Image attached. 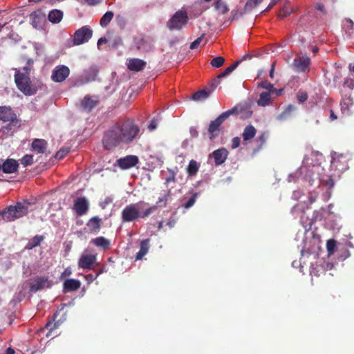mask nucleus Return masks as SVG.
<instances>
[{"label":"nucleus","instance_id":"f257e3e1","mask_svg":"<svg viewBox=\"0 0 354 354\" xmlns=\"http://www.w3.org/2000/svg\"><path fill=\"white\" fill-rule=\"evenodd\" d=\"M140 136V129L133 119L120 120L104 132L102 145L104 149L112 150L120 145H129L138 141Z\"/></svg>","mask_w":354,"mask_h":354},{"label":"nucleus","instance_id":"f03ea898","mask_svg":"<svg viewBox=\"0 0 354 354\" xmlns=\"http://www.w3.org/2000/svg\"><path fill=\"white\" fill-rule=\"evenodd\" d=\"M147 205H148L147 203L140 201L126 206L122 212L123 222H132L139 218H147L156 210V206H150L145 209L142 212H140V210L144 209L145 206Z\"/></svg>","mask_w":354,"mask_h":354},{"label":"nucleus","instance_id":"7ed1b4c3","mask_svg":"<svg viewBox=\"0 0 354 354\" xmlns=\"http://www.w3.org/2000/svg\"><path fill=\"white\" fill-rule=\"evenodd\" d=\"M243 109V106L237 104L232 109L223 112L214 120L211 121L207 129L209 140H213L219 136L220 132L223 130L221 125L225 120L230 115H239Z\"/></svg>","mask_w":354,"mask_h":354},{"label":"nucleus","instance_id":"20e7f679","mask_svg":"<svg viewBox=\"0 0 354 354\" xmlns=\"http://www.w3.org/2000/svg\"><path fill=\"white\" fill-rule=\"evenodd\" d=\"M29 205L30 203L26 201L17 202L15 205H10L0 212V216L6 222L14 221L28 214Z\"/></svg>","mask_w":354,"mask_h":354},{"label":"nucleus","instance_id":"39448f33","mask_svg":"<svg viewBox=\"0 0 354 354\" xmlns=\"http://www.w3.org/2000/svg\"><path fill=\"white\" fill-rule=\"evenodd\" d=\"M30 74L22 73L21 71H15V82L18 89L26 95H34L37 88L32 84Z\"/></svg>","mask_w":354,"mask_h":354},{"label":"nucleus","instance_id":"423d86ee","mask_svg":"<svg viewBox=\"0 0 354 354\" xmlns=\"http://www.w3.org/2000/svg\"><path fill=\"white\" fill-rule=\"evenodd\" d=\"M188 17L185 12L177 11L167 21V26L169 30H180L187 23Z\"/></svg>","mask_w":354,"mask_h":354},{"label":"nucleus","instance_id":"0eeeda50","mask_svg":"<svg viewBox=\"0 0 354 354\" xmlns=\"http://www.w3.org/2000/svg\"><path fill=\"white\" fill-rule=\"evenodd\" d=\"M93 31L87 26H83L74 33V44L80 45L87 42L92 37Z\"/></svg>","mask_w":354,"mask_h":354},{"label":"nucleus","instance_id":"6e6552de","mask_svg":"<svg viewBox=\"0 0 354 354\" xmlns=\"http://www.w3.org/2000/svg\"><path fill=\"white\" fill-rule=\"evenodd\" d=\"M9 123L3 126L0 129V133L3 137L8 138L13 136L21 127V120L15 118L8 121Z\"/></svg>","mask_w":354,"mask_h":354},{"label":"nucleus","instance_id":"1a4fd4ad","mask_svg":"<svg viewBox=\"0 0 354 354\" xmlns=\"http://www.w3.org/2000/svg\"><path fill=\"white\" fill-rule=\"evenodd\" d=\"M70 75V69L64 65L57 66L52 72L51 80L54 82H62Z\"/></svg>","mask_w":354,"mask_h":354},{"label":"nucleus","instance_id":"9d476101","mask_svg":"<svg viewBox=\"0 0 354 354\" xmlns=\"http://www.w3.org/2000/svg\"><path fill=\"white\" fill-rule=\"evenodd\" d=\"M18 63L21 66H19V68H15V71H21L24 73L30 74L33 70L34 59L26 54L21 55L19 57Z\"/></svg>","mask_w":354,"mask_h":354},{"label":"nucleus","instance_id":"9b49d317","mask_svg":"<svg viewBox=\"0 0 354 354\" xmlns=\"http://www.w3.org/2000/svg\"><path fill=\"white\" fill-rule=\"evenodd\" d=\"M139 162L137 156L128 155L125 157L120 158L117 160V165L122 169H128L135 167Z\"/></svg>","mask_w":354,"mask_h":354},{"label":"nucleus","instance_id":"f8f14e48","mask_svg":"<svg viewBox=\"0 0 354 354\" xmlns=\"http://www.w3.org/2000/svg\"><path fill=\"white\" fill-rule=\"evenodd\" d=\"M310 64V59L307 56H300L295 58L292 62L294 70L298 73L306 72Z\"/></svg>","mask_w":354,"mask_h":354},{"label":"nucleus","instance_id":"ddd939ff","mask_svg":"<svg viewBox=\"0 0 354 354\" xmlns=\"http://www.w3.org/2000/svg\"><path fill=\"white\" fill-rule=\"evenodd\" d=\"M96 259L97 254H82L78 260V266L84 270H91Z\"/></svg>","mask_w":354,"mask_h":354},{"label":"nucleus","instance_id":"4468645a","mask_svg":"<svg viewBox=\"0 0 354 354\" xmlns=\"http://www.w3.org/2000/svg\"><path fill=\"white\" fill-rule=\"evenodd\" d=\"M89 208L88 201L85 197H78L73 204V209L78 216H82L88 212Z\"/></svg>","mask_w":354,"mask_h":354},{"label":"nucleus","instance_id":"2eb2a0df","mask_svg":"<svg viewBox=\"0 0 354 354\" xmlns=\"http://www.w3.org/2000/svg\"><path fill=\"white\" fill-rule=\"evenodd\" d=\"M348 158L344 154L338 155L337 157H333L331 165L337 170L345 171L348 169Z\"/></svg>","mask_w":354,"mask_h":354},{"label":"nucleus","instance_id":"dca6fc26","mask_svg":"<svg viewBox=\"0 0 354 354\" xmlns=\"http://www.w3.org/2000/svg\"><path fill=\"white\" fill-rule=\"evenodd\" d=\"M228 151L225 148H220L214 151L209 157H212L216 166L221 165L225 162L228 156Z\"/></svg>","mask_w":354,"mask_h":354},{"label":"nucleus","instance_id":"f3484780","mask_svg":"<svg viewBox=\"0 0 354 354\" xmlns=\"http://www.w3.org/2000/svg\"><path fill=\"white\" fill-rule=\"evenodd\" d=\"M147 62L138 58H131L128 60L127 66L131 71L139 72L145 68Z\"/></svg>","mask_w":354,"mask_h":354},{"label":"nucleus","instance_id":"a211bd4d","mask_svg":"<svg viewBox=\"0 0 354 354\" xmlns=\"http://www.w3.org/2000/svg\"><path fill=\"white\" fill-rule=\"evenodd\" d=\"M17 117L9 106H0V120L6 122Z\"/></svg>","mask_w":354,"mask_h":354},{"label":"nucleus","instance_id":"6ab92c4d","mask_svg":"<svg viewBox=\"0 0 354 354\" xmlns=\"http://www.w3.org/2000/svg\"><path fill=\"white\" fill-rule=\"evenodd\" d=\"M46 15L42 12L41 10H36L32 12L30 15V21L31 24L35 28H39L41 26L42 23L45 20Z\"/></svg>","mask_w":354,"mask_h":354},{"label":"nucleus","instance_id":"aec40b11","mask_svg":"<svg viewBox=\"0 0 354 354\" xmlns=\"http://www.w3.org/2000/svg\"><path fill=\"white\" fill-rule=\"evenodd\" d=\"M19 162L15 159L8 158L3 161V171L5 174H12L17 171Z\"/></svg>","mask_w":354,"mask_h":354},{"label":"nucleus","instance_id":"412c9836","mask_svg":"<svg viewBox=\"0 0 354 354\" xmlns=\"http://www.w3.org/2000/svg\"><path fill=\"white\" fill-rule=\"evenodd\" d=\"M342 93V100L341 101V110L344 113H349V109L353 105V100L350 93L346 91Z\"/></svg>","mask_w":354,"mask_h":354},{"label":"nucleus","instance_id":"4be33fe9","mask_svg":"<svg viewBox=\"0 0 354 354\" xmlns=\"http://www.w3.org/2000/svg\"><path fill=\"white\" fill-rule=\"evenodd\" d=\"M102 224V219L98 216H93L86 223V226L91 233H98Z\"/></svg>","mask_w":354,"mask_h":354},{"label":"nucleus","instance_id":"5701e85b","mask_svg":"<svg viewBox=\"0 0 354 354\" xmlns=\"http://www.w3.org/2000/svg\"><path fill=\"white\" fill-rule=\"evenodd\" d=\"M48 143L44 139H35L31 145L32 149L37 153H43L47 149Z\"/></svg>","mask_w":354,"mask_h":354},{"label":"nucleus","instance_id":"b1692460","mask_svg":"<svg viewBox=\"0 0 354 354\" xmlns=\"http://www.w3.org/2000/svg\"><path fill=\"white\" fill-rule=\"evenodd\" d=\"M149 243L150 240L149 239L141 241L140 250L136 255V261L142 260V258L148 253L150 247Z\"/></svg>","mask_w":354,"mask_h":354},{"label":"nucleus","instance_id":"393cba45","mask_svg":"<svg viewBox=\"0 0 354 354\" xmlns=\"http://www.w3.org/2000/svg\"><path fill=\"white\" fill-rule=\"evenodd\" d=\"M81 286L78 279H66L63 284L64 292H73L77 290Z\"/></svg>","mask_w":354,"mask_h":354},{"label":"nucleus","instance_id":"a878e982","mask_svg":"<svg viewBox=\"0 0 354 354\" xmlns=\"http://www.w3.org/2000/svg\"><path fill=\"white\" fill-rule=\"evenodd\" d=\"M134 43L136 49L139 51L148 52L151 48L150 42L145 38L135 39Z\"/></svg>","mask_w":354,"mask_h":354},{"label":"nucleus","instance_id":"bb28decb","mask_svg":"<svg viewBox=\"0 0 354 354\" xmlns=\"http://www.w3.org/2000/svg\"><path fill=\"white\" fill-rule=\"evenodd\" d=\"M48 279L46 277H37L30 285V290L32 292H37L44 288Z\"/></svg>","mask_w":354,"mask_h":354},{"label":"nucleus","instance_id":"cd10ccee","mask_svg":"<svg viewBox=\"0 0 354 354\" xmlns=\"http://www.w3.org/2000/svg\"><path fill=\"white\" fill-rule=\"evenodd\" d=\"M97 100H94L90 97L86 96L81 102V106L84 110L88 111H92V109L98 104Z\"/></svg>","mask_w":354,"mask_h":354},{"label":"nucleus","instance_id":"c85d7f7f","mask_svg":"<svg viewBox=\"0 0 354 354\" xmlns=\"http://www.w3.org/2000/svg\"><path fill=\"white\" fill-rule=\"evenodd\" d=\"M91 243L97 247L102 248L103 250H107L110 246V241L103 236L93 239Z\"/></svg>","mask_w":354,"mask_h":354},{"label":"nucleus","instance_id":"c756f323","mask_svg":"<svg viewBox=\"0 0 354 354\" xmlns=\"http://www.w3.org/2000/svg\"><path fill=\"white\" fill-rule=\"evenodd\" d=\"M257 130L252 124L247 125L243 132V138L245 141L251 140L255 136Z\"/></svg>","mask_w":354,"mask_h":354},{"label":"nucleus","instance_id":"7c9ffc66","mask_svg":"<svg viewBox=\"0 0 354 354\" xmlns=\"http://www.w3.org/2000/svg\"><path fill=\"white\" fill-rule=\"evenodd\" d=\"M200 164L195 160H191L187 168L188 176H194L198 173Z\"/></svg>","mask_w":354,"mask_h":354},{"label":"nucleus","instance_id":"2f4dec72","mask_svg":"<svg viewBox=\"0 0 354 354\" xmlns=\"http://www.w3.org/2000/svg\"><path fill=\"white\" fill-rule=\"evenodd\" d=\"M63 17V12L59 10H53L48 14V19L50 22L57 24L59 23Z\"/></svg>","mask_w":354,"mask_h":354},{"label":"nucleus","instance_id":"473e14b6","mask_svg":"<svg viewBox=\"0 0 354 354\" xmlns=\"http://www.w3.org/2000/svg\"><path fill=\"white\" fill-rule=\"evenodd\" d=\"M242 62V59H238L234 62L231 66L225 69L224 71L218 75V78H223L230 75L234 71L238 66Z\"/></svg>","mask_w":354,"mask_h":354},{"label":"nucleus","instance_id":"72a5a7b5","mask_svg":"<svg viewBox=\"0 0 354 354\" xmlns=\"http://www.w3.org/2000/svg\"><path fill=\"white\" fill-rule=\"evenodd\" d=\"M44 236L41 235H36L32 239H30L27 243L26 248L30 250L40 245L43 241Z\"/></svg>","mask_w":354,"mask_h":354},{"label":"nucleus","instance_id":"f704fd0d","mask_svg":"<svg viewBox=\"0 0 354 354\" xmlns=\"http://www.w3.org/2000/svg\"><path fill=\"white\" fill-rule=\"evenodd\" d=\"M262 1L263 0H248L245 4L243 11L241 15H243V13H246L251 11L253 8L259 5Z\"/></svg>","mask_w":354,"mask_h":354},{"label":"nucleus","instance_id":"c9c22d12","mask_svg":"<svg viewBox=\"0 0 354 354\" xmlns=\"http://www.w3.org/2000/svg\"><path fill=\"white\" fill-rule=\"evenodd\" d=\"M259 86L267 91H268L267 93H275L276 94H279V93H281V90L278 91L277 88H274L273 85L269 82L267 80H265V81H263L261 82Z\"/></svg>","mask_w":354,"mask_h":354},{"label":"nucleus","instance_id":"e433bc0d","mask_svg":"<svg viewBox=\"0 0 354 354\" xmlns=\"http://www.w3.org/2000/svg\"><path fill=\"white\" fill-rule=\"evenodd\" d=\"M114 14L112 11H107L104 15L102 17L100 24L102 27H106L108 24L113 19Z\"/></svg>","mask_w":354,"mask_h":354},{"label":"nucleus","instance_id":"4c0bfd02","mask_svg":"<svg viewBox=\"0 0 354 354\" xmlns=\"http://www.w3.org/2000/svg\"><path fill=\"white\" fill-rule=\"evenodd\" d=\"M270 101V93L263 92L260 94L259 99L257 101L259 106H266L269 104Z\"/></svg>","mask_w":354,"mask_h":354},{"label":"nucleus","instance_id":"58836bf2","mask_svg":"<svg viewBox=\"0 0 354 354\" xmlns=\"http://www.w3.org/2000/svg\"><path fill=\"white\" fill-rule=\"evenodd\" d=\"M210 94V91L205 90H201L194 93L192 95V99L195 101H202L206 100Z\"/></svg>","mask_w":354,"mask_h":354},{"label":"nucleus","instance_id":"ea45409f","mask_svg":"<svg viewBox=\"0 0 354 354\" xmlns=\"http://www.w3.org/2000/svg\"><path fill=\"white\" fill-rule=\"evenodd\" d=\"M296 109L294 105L289 104L286 109L278 115L277 119L279 120H285L290 117L291 113Z\"/></svg>","mask_w":354,"mask_h":354},{"label":"nucleus","instance_id":"a19ab883","mask_svg":"<svg viewBox=\"0 0 354 354\" xmlns=\"http://www.w3.org/2000/svg\"><path fill=\"white\" fill-rule=\"evenodd\" d=\"M55 319V316L53 317L52 321L48 322L45 326L46 328H49L48 332L46 333V337H50V336L55 337L57 335L56 334H53V331L58 327V324L57 323L53 324Z\"/></svg>","mask_w":354,"mask_h":354},{"label":"nucleus","instance_id":"79ce46f5","mask_svg":"<svg viewBox=\"0 0 354 354\" xmlns=\"http://www.w3.org/2000/svg\"><path fill=\"white\" fill-rule=\"evenodd\" d=\"M170 196H171V191L168 190L164 196L159 197L158 200L156 203V205H155V206H156V209L158 208V207H165L167 205V202L168 199L170 198Z\"/></svg>","mask_w":354,"mask_h":354},{"label":"nucleus","instance_id":"37998d69","mask_svg":"<svg viewBox=\"0 0 354 354\" xmlns=\"http://www.w3.org/2000/svg\"><path fill=\"white\" fill-rule=\"evenodd\" d=\"M344 26L346 28V32L351 37L353 33L354 23L351 19H345L344 21Z\"/></svg>","mask_w":354,"mask_h":354},{"label":"nucleus","instance_id":"c03bdc74","mask_svg":"<svg viewBox=\"0 0 354 354\" xmlns=\"http://www.w3.org/2000/svg\"><path fill=\"white\" fill-rule=\"evenodd\" d=\"M215 9L222 14H225L229 10L227 6L221 0L215 2Z\"/></svg>","mask_w":354,"mask_h":354},{"label":"nucleus","instance_id":"a18cd8bd","mask_svg":"<svg viewBox=\"0 0 354 354\" xmlns=\"http://www.w3.org/2000/svg\"><path fill=\"white\" fill-rule=\"evenodd\" d=\"M225 63V58L221 56L214 57L210 62V64L212 67L220 68Z\"/></svg>","mask_w":354,"mask_h":354},{"label":"nucleus","instance_id":"49530a36","mask_svg":"<svg viewBox=\"0 0 354 354\" xmlns=\"http://www.w3.org/2000/svg\"><path fill=\"white\" fill-rule=\"evenodd\" d=\"M20 163L24 167L31 165L33 163V156L26 154L20 160Z\"/></svg>","mask_w":354,"mask_h":354},{"label":"nucleus","instance_id":"de8ad7c7","mask_svg":"<svg viewBox=\"0 0 354 354\" xmlns=\"http://www.w3.org/2000/svg\"><path fill=\"white\" fill-rule=\"evenodd\" d=\"M117 26L122 30L124 29L127 24V19L124 15H118L115 17Z\"/></svg>","mask_w":354,"mask_h":354},{"label":"nucleus","instance_id":"09e8293b","mask_svg":"<svg viewBox=\"0 0 354 354\" xmlns=\"http://www.w3.org/2000/svg\"><path fill=\"white\" fill-rule=\"evenodd\" d=\"M308 98V94L306 91L299 90L297 93V99L299 103H304Z\"/></svg>","mask_w":354,"mask_h":354},{"label":"nucleus","instance_id":"8fccbe9b","mask_svg":"<svg viewBox=\"0 0 354 354\" xmlns=\"http://www.w3.org/2000/svg\"><path fill=\"white\" fill-rule=\"evenodd\" d=\"M198 195V193L193 194L192 196H191V198L183 205V207L185 209H189L191 207H192L196 202Z\"/></svg>","mask_w":354,"mask_h":354},{"label":"nucleus","instance_id":"3c124183","mask_svg":"<svg viewBox=\"0 0 354 354\" xmlns=\"http://www.w3.org/2000/svg\"><path fill=\"white\" fill-rule=\"evenodd\" d=\"M336 241L333 239H330L327 241L326 248L329 254H333L336 248Z\"/></svg>","mask_w":354,"mask_h":354},{"label":"nucleus","instance_id":"603ef678","mask_svg":"<svg viewBox=\"0 0 354 354\" xmlns=\"http://www.w3.org/2000/svg\"><path fill=\"white\" fill-rule=\"evenodd\" d=\"M205 35L204 33L202 34L199 37H198L196 40L192 42L189 46L190 49L194 50L197 48L199 46L203 38L205 37Z\"/></svg>","mask_w":354,"mask_h":354},{"label":"nucleus","instance_id":"864d4df0","mask_svg":"<svg viewBox=\"0 0 354 354\" xmlns=\"http://www.w3.org/2000/svg\"><path fill=\"white\" fill-rule=\"evenodd\" d=\"M344 88L353 90L354 88V80L349 77L345 78L344 80Z\"/></svg>","mask_w":354,"mask_h":354},{"label":"nucleus","instance_id":"5fc2aeb1","mask_svg":"<svg viewBox=\"0 0 354 354\" xmlns=\"http://www.w3.org/2000/svg\"><path fill=\"white\" fill-rule=\"evenodd\" d=\"M169 176L165 179V184L167 185L171 182L176 181V174L172 169H168Z\"/></svg>","mask_w":354,"mask_h":354},{"label":"nucleus","instance_id":"6e6d98bb","mask_svg":"<svg viewBox=\"0 0 354 354\" xmlns=\"http://www.w3.org/2000/svg\"><path fill=\"white\" fill-rule=\"evenodd\" d=\"M267 139V136L266 133H262L260 136H259L257 138V142L259 143V148H261L262 146L266 143Z\"/></svg>","mask_w":354,"mask_h":354},{"label":"nucleus","instance_id":"4d7b16f0","mask_svg":"<svg viewBox=\"0 0 354 354\" xmlns=\"http://www.w3.org/2000/svg\"><path fill=\"white\" fill-rule=\"evenodd\" d=\"M241 142L240 138L235 137L232 140V148L236 149L239 147Z\"/></svg>","mask_w":354,"mask_h":354},{"label":"nucleus","instance_id":"13d9d810","mask_svg":"<svg viewBox=\"0 0 354 354\" xmlns=\"http://www.w3.org/2000/svg\"><path fill=\"white\" fill-rule=\"evenodd\" d=\"M68 152V150L61 149L57 152V153L55 155V158L57 159H62L66 155V153Z\"/></svg>","mask_w":354,"mask_h":354},{"label":"nucleus","instance_id":"bf43d9fd","mask_svg":"<svg viewBox=\"0 0 354 354\" xmlns=\"http://www.w3.org/2000/svg\"><path fill=\"white\" fill-rule=\"evenodd\" d=\"M221 78H218V75L214 78L213 80H212V81L210 82V86L212 88V89H214L216 88L218 85L220 84V80Z\"/></svg>","mask_w":354,"mask_h":354},{"label":"nucleus","instance_id":"052dcab7","mask_svg":"<svg viewBox=\"0 0 354 354\" xmlns=\"http://www.w3.org/2000/svg\"><path fill=\"white\" fill-rule=\"evenodd\" d=\"M189 133L192 138H197L198 136L197 128L195 127H191L189 128Z\"/></svg>","mask_w":354,"mask_h":354},{"label":"nucleus","instance_id":"680f3d73","mask_svg":"<svg viewBox=\"0 0 354 354\" xmlns=\"http://www.w3.org/2000/svg\"><path fill=\"white\" fill-rule=\"evenodd\" d=\"M290 14V10H288V8H283L281 11H280V16L281 17H286L287 16H288Z\"/></svg>","mask_w":354,"mask_h":354},{"label":"nucleus","instance_id":"e2e57ef3","mask_svg":"<svg viewBox=\"0 0 354 354\" xmlns=\"http://www.w3.org/2000/svg\"><path fill=\"white\" fill-rule=\"evenodd\" d=\"M342 75L341 73L338 71H337L333 75V82L334 84H336L339 82V80L341 79Z\"/></svg>","mask_w":354,"mask_h":354},{"label":"nucleus","instance_id":"0e129e2a","mask_svg":"<svg viewBox=\"0 0 354 354\" xmlns=\"http://www.w3.org/2000/svg\"><path fill=\"white\" fill-rule=\"evenodd\" d=\"M157 127V122L155 120H152L148 127L149 129L152 131L156 129Z\"/></svg>","mask_w":354,"mask_h":354},{"label":"nucleus","instance_id":"69168bd1","mask_svg":"<svg viewBox=\"0 0 354 354\" xmlns=\"http://www.w3.org/2000/svg\"><path fill=\"white\" fill-rule=\"evenodd\" d=\"M90 6H95L100 3L102 0H84Z\"/></svg>","mask_w":354,"mask_h":354},{"label":"nucleus","instance_id":"338daca9","mask_svg":"<svg viewBox=\"0 0 354 354\" xmlns=\"http://www.w3.org/2000/svg\"><path fill=\"white\" fill-rule=\"evenodd\" d=\"M107 42V39L105 37H101L97 41V47L100 48V46L104 44Z\"/></svg>","mask_w":354,"mask_h":354},{"label":"nucleus","instance_id":"774afa93","mask_svg":"<svg viewBox=\"0 0 354 354\" xmlns=\"http://www.w3.org/2000/svg\"><path fill=\"white\" fill-rule=\"evenodd\" d=\"M72 272H71V268H67L66 269H65V270L63 272V273L62 274V276H70Z\"/></svg>","mask_w":354,"mask_h":354}]
</instances>
